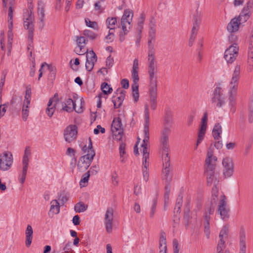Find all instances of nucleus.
<instances>
[{
    "label": "nucleus",
    "instance_id": "obj_1",
    "mask_svg": "<svg viewBox=\"0 0 253 253\" xmlns=\"http://www.w3.org/2000/svg\"><path fill=\"white\" fill-rule=\"evenodd\" d=\"M156 20L151 18L149 24L148 39L147 42V71L149 80V94L151 107L155 110L157 107V66L155 56L154 43L156 37Z\"/></svg>",
    "mask_w": 253,
    "mask_h": 253
},
{
    "label": "nucleus",
    "instance_id": "obj_2",
    "mask_svg": "<svg viewBox=\"0 0 253 253\" xmlns=\"http://www.w3.org/2000/svg\"><path fill=\"white\" fill-rule=\"evenodd\" d=\"M241 69L240 65L237 64L235 66L229 82L228 95L229 103L231 106H233L236 103Z\"/></svg>",
    "mask_w": 253,
    "mask_h": 253
},
{
    "label": "nucleus",
    "instance_id": "obj_3",
    "mask_svg": "<svg viewBox=\"0 0 253 253\" xmlns=\"http://www.w3.org/2000/svg\"><path fill=\"white\" fill-rule=\"evenodd\" d=\"M173 113L169 108H167L165 110L164 120V129L162 131L161 145L162 150L167 151L169 149V134L170 131V128L172 124Z\"/></svg>",
    "mask_w": 253,
    "mask_h": 253
},
{
    "label": "nucleus",
    "instance_id": "obj_4",
    "mask_svg": "<svg viewBox=\"0 0 253 253\" xmlns=\"http://www.w3.org/2000/svg\"><path fill=\"white\" fill-rule=\"evenodd\" d=\"M216 161V157L213 156V147L211 145L207 151L205 160L206 172L208 184H211L215 179L214 173Z\"/></svg>",
    "mask_w": 253,
    "mask_h": 253
},
{
    "label": "nucleus",
    "instance_id": "obj_5",
    "mask_svg": "<svg viewBox=\"0 0 253 253\" xmlns=\"http://www.w3.org/2000/svg\"><path fill=\"white\" fill-rule=\"evenodd\" d=\"M230 209L228 206L225 195L220 196V200L218 205L217 212L223 220H227L229 217Z\"/></svg>",
    "mask_w": 253,
    "mask_h": 253
},
{
    "label": "nucleus",
    "instance_id": "obj_6",
    "mask_svg": "<svg viewBox=\"0 0 253 253\" xmlns=\"http://www.w3.org/2000/svg\"><path fill=\"white\" fill-rule=\"evenodd\" d=\"M169 149L167 151L163 150L162 159L164 167H165L163 170V173L164 174V178L166 180V184L169 185V182L171 179V175L169 173L170 158L169 156Z\"/></svg>",
    "mask_w": 253,
    "mask_h": 253
},
{
    "label": "nucleus",
    "instance_id": "obj_7",
    "mask_svg": "<svg viewBox=\"0 0 253 253\" xmlns=\"http://www.w3.org/2000/svg\"><path fill=\"white\" fill-rule=\"evenodd\" d=\"M111 130L115 139L119 141L122 139L123 136V128L120 117L114 119L111 126Z\"/></svg>",
    "mask_w": 253,
    "mask_h": 253
},
{
    "label": "nucleus",
    "instance_id": "obj_8",
    "mask_svg": "<svg viewBox=\"0 0 253 253\" xmlns=\"http://www.w3.org/2000/svg\"><path fill=\"white\" fill-rule=\"evenodd\" d=\"M239 46L237 44L233 43L225 51L224 58L228 64L232 63L238 55Z\"/></svg>",
    "mask_w": 253,
    "mask_h": 253
},
{
    "label": "nucleus",
    "instance_id": "obj_9",
    "mask_svg": "<svg viewBox=\"0 0 253 253\" xmlns=\"http://www.w3.org/2000/svg\"><path fill=\"white\" fill-rule=\"evenodd\" d=\"M13 163V156L9 151L4 152L0 155V169L6 171L10 169Z\"/></svg>",
    "mask_w": 253,
    "mask_h": 253
},
{
    "label": "nucleus",
    "instance_id": "obj_10",
    "mask_svg": "<svg viewBox=\"0 0 253 253\" xmlns=\"http://www.w3.org/2000/svg\"><path fill=\"white\" fill-rule=\"evenodd\" d=\"M65 140L70 143L77 139L78 135V127L75 125H70L67 126L64 131Z\"/></svg>",
    "mask_w": 253,
    "mask_h": 253
},
{
    "label": "nucleus",
    "instance_id": "obj_11",
    "mask_svg": "<svg viewBox=\"0 0 253 253\" xmlns=\"http://www.w3.org/2000/svg\"><path fill=\"white\" fill-rule=\"evenodd\" d=\"M95 153L91 154H87L84 156H82L77 164V167L81 170L87 169L90 166L93 158L95 156Z\"/></svg>",
    "mask_w": 253,
    "mask_h": 253
},
{
    "label": "nucleus",
    "instance_id": "obj_12",
    "mask_svg": "<svg viewBox=\"0 0 253 253\" xmlns=\"http://www.w3.org/2000/svg\"><path fill=\"white\" fill-rule=\"evenodd\" d=\"M150 150V136L143 135V167L147 169L149 166V155Z\"/></svg>",
    "mask_w": 253,
    "mask_h": 253
},
{
    "label": "nucleus",
    "instance_id": "obj_13",
    "mask_svg": "<svg viewBox=\"0 0 253 253\" xmlns=\"http://www.w3.org/2000/svg\"><path fill=\"white\" fill-rule=\"evenodd\" d=\"M214 212V209L212 206H210L208 209L205 210L204 213V219L205 221L204 224V232L206 237L209 239L210 236V215L212 214Z\"/></svg>",
    "mask_w": 253,
    "mask_h": 253
},
{
    "label": "nucleus",
    "instance_id": "obj_14",
    "mask_svg": "<svg viewBox=\"0 0 253 253\" xmlns=\"http://www.w3.org/2000/svg\"><path fill=\"white\" fill-rule=\"evenodd\" d=\"M126 92L125 90L121 88H118L114 92L112 101L115 108L117 109L121 107L124 100Z\"/></svg>",
    "mask_w": 253,
    "mask_h": 253
},
{
    "label": "nucleus",
    "instance_id": "obj_15",
    "mask_svg": "<svg viewBox=\"0 0 253 253\" xmlns=\"http://www.w3.org/2000/svg\"><path fill=\"white\" fill-rule=\"evenodd\" d=\"M223 90L221 87L217 86L213 92V95L212 98L213 103H215L216 105L218 107H222L225 104L226 99L223 96Z\"/></svg>",
    "mask_w": 253,
    "mask_h": 253
},
{
    "label": "nucleus",
    "instance_id": "obj_16",
    "mask_svg": "<svg viewBox=\"0 0 253 253\" xmlns=\"http://www.w3.org/2000/svg\"><path fill=\"white\" fill-rule=\"evenodd\" d=\"M223 173L225 178L231 177L234 171V167L231 158L226 157L222 160Z\"/></svg>",
    "mask_w": 253,
    "mask_h": 253
},
{
    "label": "nucleus",
    "instance_id": "obj_17",
    "mask_svg": "<svg viewBox=\"0 0 253 253\" xmlns=\"http://www.w3.org/2000/svg\"><path fill=\"white\" fill-rule=\"evenodd\" d=\"M81 107L76 108L75 101H74L71 98H68L65 100L64 105H63L62 109L67 112H71L75 110L78 113H81L84 110L82 106V100L80 99Z\"/></svg>",
    "mask_w": 253,
    "mask_h": 253
},
{
    "label": "nucleus",
    "instance_id": "obj_18",
    "mask_svg": "<svg viewBox=\"0 0 253 253\" xmlns=\"http://www.w3.org/2000/svg\"><path fill=\"white\" fill-rule=\"evenodd\" d=\"M113 212V209L109 207L107 209L105 215L104 225L106 231L109 233H111L112 231Z\"/></svg>",
    "mask_w": 253,
    "mask_h": 253
},
{
    "label": "nucleus",
    "instance_id": "obj_19",
    "mask_svg": "<svg viewBox=\"0 0 253 253\" xmlns=\"http://www.w3.org/2000/svg\"><path fill=\"white\" fill-rule=\"evenodd\" d=\"M76 38V42L78 47L75 48V51L79 55H84L88 51V49H86L84 48L88 40L83 36H77Z\"/></svg>",
    "mask_w": 253,
    "mask_h": 253
},
{
    "label": "nucleus",
    "instance_id": "obj_20",
    "mask_svg": "<svg viewBox=\"0 0 253 253\" xmlns=\"http://www.w3.org/2000/svg\"><path fill=\"white\" fill-rule=\"evenodd\" d=\"M150 117L148 106L147 104L145 105L144 109V124H143V135L150 136L149 125Z\"/></svg>",
    "mask_w": 253,
    "mask_h": 253
},
{
    "label": "nucleus",
    "instance_id": "obj_21",
    "mask_svg": "<svg viewBox=\"0 0 253 253\" xmlns=\"http://www.w3.org/2000/svg\"><path fill=\"white\" fill-rule=\"evenodd\" d=\"M242 23L238 20L237 17L232 18L228 24L227 29L230 33H234L238 31L239 26Z\"/></svg>",
    "mask_w": 253,
    "mask_h": 253
},
{
    "label": "nucleus",
    "instance_id": "obj_22",
    "mask_svg": "<svg viewBox=\"0 0 253 253\" xmlns=\"http://www.w3.org/2000/svg\"><path fill=\"white\" fill-rule=\"evenodd\" d=\"M58 101V99L50 98L47 104V107L46 109V113L50 118L52 116L55 109V106Z\"/></svg>",
    "mask_w": 253,
    "mask_h": 253
},
{
    "label": "nucleus",
    "instance_id": "obj_23",
    "mask_svg": "<svg viewBox=\"0 0 253 253\" xmlns=\"http://www.w3.org/2000/svg\"><path fill=\"white\" fill-rule=\"evenodd\" d=\"M239 238V253H246V233L244 230L240 231Z\"/></svg>",
    "mask_w": 253,
    "mask_h": 253
},
{
    "label": "nucleus",
    "instance_id": "obj_24",
    "mask_svg": "<svg viewBox=\"0 0 253 253\" xmlns=\"http://www.w3.org/2000/svg\"><path fill=\"white\" fill-rule=\"evenodd\" d=\"M250 17V11L248 7H244L239 15L236 17L238 20L241 23H244L246 22Z\"/></svg>",
    "mask_w": 253,
    "mask_h": 253
},
{
    "label": "nucleus",
    "instance_id": "obj_25",
    "mask_svg": "<svg viewBox=\"0 0 253 253\" xmlns=\"http://www.w3.org/2000/svg\"><path fill=\"white\" fill-rule=\"evenodd\" d=\"M33 230L30 225H28L25 231L26 241L25 244L27 247H29L31 245L33 239Z\"/></svg>",
    "mask_w": 253,
    "mask_h": 253
},
{
    "label": "nucleus",
    "instance_id": "obj_26",
    "mask_svg": "<svg viewBox=\"0 0 253 253\" xmlns=\"http://www.w3.org/2000/svg\"><path fill=\"white\" fill-rule=\"evenodd\" d=\"M60 212V205L57 200H53L50 202V208L48 212L50 216L51 213L57 214Z\"/></svg>",
    "mask_w": 253,
    "mask_h": 253
},
{
    "label": "nucleus",
    "instance_id": "obj_27",
    "mask_svg": "<svg viewBox=\"0 0 253 253\" xmlns=\"http://www.w3.org/2000/svg\"><path fill=\"white\" fill-rule=\"evenodd\" d=\"M222 127L220 124H215L212 131V134L214 139L218 140L220 137V134L222 133Z\"/></svg>",
    "mask_w": 253,
    "mask_h": 253
},
{
    "label": "nucleus",
    "instance_id": "obj_28",
    "mask_svg": "<svg viewBox=\"0 0 253 253\" xmlns=\"http://www.w3.org/2000/svg\"><path fill=\"white\" fill-rule=\"evenodd\" d=\"M31 156V149L30 147H26L22 159L23 166H29V158Z\"/></svg>",
    "mask_w": 253,
    "mask_h": 253
},
{
    "label": "nucleus",
    "instance_id": "obj_29",
    "mask_svg": "<svg viewBox=\"0 0 253 253\" xmlns=\"http://www.w3.org/2000/svg\"><path fill=\"white\" fill-rule=\"evenodd\" d=\"M106 23L108 24V28L110 30H114L116 26L117 25V21L116 17H108L106 19Z\"/></svg>",
    "mask_w": 253,
    "mask_h": 253
},
{
    "label": "nucleus",
    "instance_id": "obj_30",
    "mask_svg": "<svg viewBox=\"0 0 253 253\" xmlns=\"http://www.w3.org/2000/svg\"><path fill=\"white\" fill-rule=\"evenodd\" d=\"M87 207V205L83 202H79L75 205L74 210L76 212L80 213L85 211Z\"/></svg>",
    "mask_w": 253,
    "mask_h": 253
},
{
    "label": "nucleus",
    "instance_id": "obj_31",
    "mask_svg": "<svg viewBox=\"0 0 253 253\" xmlns=\"http://www.w3.org/2000/svg\"><path fill=\"white\" fill-rule=\"evenodd\" d=\"M132 20L127 19L121 18V26L122 27V31H126L127 30L130 29V23Z\"/></svg>",
    "mask_w": 253,
    "mask_h": 253
},
{
    "label": "nucleus",
    "instance_id": "obj_32",
    "mask_svg": "<svg viewBox=\"0 0 253 253\" xmlns=\"http://www.w3.org/2000/svg\"><path fill=\"white\" fill-rule=\"evenodd\" d=\"M28 169V166H23L22 171L19 174L18 180L22 184L25 182Z\"/></svg>",
    "mask_w": 253,
    "mask_h": 253
},
{
    "label": "nucleus",
    "instance_id": "obj_33",
    "mask_svg": "<svg viewBox=\"0 0 253 253\" xmlns=\"http://www.w3.org/2000/svg\"><path fill=\"white\" fill-rule=\"evenodd\" d=\"M101 89L102 92L104 94L108 95L112 93L113 91L111 85L108 84L107 83L104 82L101 85Z\"/></svg>",
    "mask_w": 253,
    "mask_h": 253
},
{
    "label": "nucleus",
    "instance_id": "obj_34",
    "mask_svg": "<svg viewBox=\"0 0 253 253\" xmlns=\"http://www.w3.org/2000/svg\"><path fill=\"white\" fill-rule=\"evenodd\" d=\"M165 193L164 196V210H166V207L169 200V195L170 190V186L169 185L166 184L165 186Z\"/></svg>",
    "mask_w": 253,
    "mask_h": 253
},
{
    "label": "nucleus",
    "instance_id": "obj_35",
    "mask_svg": "<svg viewBox=\"0 0 253 253\" xmlns=\"http://www.w3.org/2000/svg\"><path fill=\"white\" fill-rule=\"evenodd\" d=\"M229 232V226L228 225H224L221 230L219 235V239H227Z\"/></svg>",
    "mask_w": 253,
    "mask_h": 253
},
{
    "label": "nucleus",
    "instance_id": "obj_36",
    "mask_svg": "<svg viewBox=\"0 0 253 253\" xmlns=\"http://www.w3.org/2000/svg\"><path fill=\"white\" fill-rule=\"evenodd\" d=\"M206 129L200 128L198 135L196 149H197L198 146L201 143L202 140L204 139L206 133Z\"/></svg>",
    "mask_w": 253,
    "mask_h": 253
},
{
    "label": "nucleus",
    "instance_id": "obj_37",
    "mask_svg": "<svg viewBox=\"0 0 253 253\" xmlns=\"http://www.w3.org/2000/svg\"><path fill=\"white\" fill-rule=\"evenodd\" d=\"M157 205V196L156 195L155 197L153 198L152 200V204L150 209L149 216L150 218H153L155 213L156 212V208Z\"/></svg>",
    "mask_w": 253,
    "mask_h": 253
},
{
    "label": "nucleus",
    "instance_id": "obj_38",
    "mask_svg": "<svg viewBox=\"0 0 253 253\" xmlns=\"http://www.w3.org/2000/svg\"><path fill=\"white\" fill-rule=\"evenodd\" d=\"M90 171H88L85 173L84 174L80 182V184L81 187H85L88 183V181L90 176Z\"/></svg>",
    "mask_w": 253,
    "mask_h": 253
},
{
    "label": "nucleus",
    "instance_id": "obj_39",
    "mask_svg": "<svg viewBox=\"0 0 253 253\" xmlns=\"http://www.w3.org/2000/svg\"><path fill=\"white\" fill-rule=\"evenodd\" d=\"M29 105L30 104H26V103L25 104L23 103V104L22 110V119H23V120L25 122L27 121L28 115H29L28 108H29Z\"/></svg>",
    "mask_w": 253,
    "mask_h": 253
},
{
    "label": "nucleus",
    "instance_id": "obj_40",
    "mask_svg": "<svg viewBox=\"0 0 253 253\" xmlns=\"http://www.w3.org/2000/svg\"><path fill=\"white\" fill-rule=\"evenodd\" d=\"M85 22L86 25L87 27L92 28L94 30H98V27L97 23L96 22L91 21H90V20L89 18H85Z\"/></svg>",
    "mask_w": 253,
    "mask_h": 253
},
{
    "label": "nucleus",
    "instance_id": "obj_41",
    "mask_svg": "<svg viewBox=\"0 0 253 253\" xmlns=\"http://www.w3.org/2000/svg\"><path fill=\"white\" fill-rule=\"evenodd\" d=\"M248 63L250 66H253V46L249 45L248 47Z\"/></svg>",
    "mask_w": 253,
    "mask_h": 253
},
{
    "label": "nucleus",
    "instance_id": "obj_42",
    "mask_svg": "<svg viewBox=\"0 0 253 253\" xmlns=\"http://www.w3.org/2000/svg\"><path fill=\"white\" fill-rule=\"evenodd\" d=\"M38 15L39 16V19L40 20L41 28L42 29L44 26V9H38Z\"/></svg>",
    "mask_w": 253,
    "mask_h": 253
},
{
    "label": "nucleus",
    "instance_id": "obj_43",
    "mask_svg": "<svg viewBox=\"0 0 253 253\" xmlns=\"http://www.w3.org/2000/svg\"><path fill=\"white\" fill-rule=\"evenodd\" d=\"M225 240L226 239H219V241L218 242L216 247V251L222 252V251L225 248Z\"/></svg>",
    "mask_w": 253,
    "mask_h": 253
},
{
    "label": "nucleus",
    "instance_id": "obj_44",
    "mask_svg": "<svg viewBox=\"0 0 253 253\" xmlns=\"http://www.w3.org/2000/svg\"><path fill=\"white\" fill-rule=\"evenodd\" d=\"M208 113L207 112H205L203 114V116L202 118L200 128H205L207 129V121H208Z\"/></svg>",
    "mask_w": 253,
    "mask_h": 253
},
{
    "label": "nucleus",
    "instance_id": "obj_45",
    "mask_svg": "<svg viewBox=\"0 0 253 253\" xmlns=\"http://www.w3.org/2000/svg\"><path fill=\"white\" fill-rule=\"evenodd\" d=\"M84 36L87 37L91 40H94L97 37V35L89 30H85L83 32Z\"/></svg>",
    "mask_w": 253,
    "mask_h": 253
},
{
    "label": "nucleus",
    "instance_id": "obj_46",
    "mask_svg": "<svg viewBox=\"0 0 253 253\" xmlns=\"http://www.w3.org/2000/svg\"><path fill=\"white\" fill-rule=\"evenodd\" d=\"M159 253H167V246L166 239H162L160 242Z\"/></svg>",
    "mask_w": 253,
    "mask_h": 253
},
{
    "label": "nucleus",
    "instance_id": "obj_47",
    "mask_svg": "<svg viewBox=\"0 0 253 253\" xmlns=\"http://www.w3.org/2000/svg\"><path fill=\"white\" fill-rule=\"evenodd\" d=\"M86 59L90 61L96 62L97 61V56L95 52L93 50L90 51L89 52H86Z\"/></svg>",
    "mask_w": 253,
    "mask_h": 253
},
{
    "label": "nucleus",
    "instance_id": "obj_48",
    "mask_svg": "<svg viewBox=\"0 0 253 253\" xmlns=\"http://www.w3.org/2000/svg\"><path fill=\"white\" fill-rule=\"evenodd\" d=\"M25 20L27 21H32L33 22L34 20V16L32 10L31 11H29L27 10V13H25L24 15L23 20Z\"/></svg>",
    "mask_w": 253,
    "mask_h": 253
},
{
    "label": "nucleus",
    "instance_id": "obj_49",
    "mask_svg": "<svg viewBox=\"0 0 253 253\" xmlns=\"http://www.w3.org/2000/svg\"><path fill=\"white\" fill-rule=\"evenodd\" d=\"M95 62L86 59L85 63V69L88 71H91L94 66Z\"/></svg>",
    "mask_w": 253,
    "mask_h": 253
},
{
    "label": "nucleus",
    "instance_id": "obj_50",
    "mask_svg": "<svg viewBox=\"0 0 253 253\" xmlns=\"http://www.w3.org/2000/svg\"><path fill=\"white\" fill-rule=\"evenodd\" d=\"M119 152L121 158H123L126 154V144L122 142L119 146Z\"/></svg>",
    "mask_w": 253,
    "mask_h": 253
},
{
    "label": "nucleus",
    "instance_id": "obj_51",
    "mask_svg": "<svg viewBox=\"0 0 253 253\" xmlns=\"http://www.w3.org/2000/svg\"><path fill=\"white\" fill-rule=\"evenodd\" d=\"M34 31V29L32 28L28 30V40L29 42V45L30 46H32V44L33 42Z\"/></svg>",
    "mask_w": 253,
    "mask_h": 253
},
{
    "label": "nucleus",
    "instance_id": "obj_52",
    "mask_svg": "<svg viewBox=\"0 0 253 253\" xmlns=\"http://www.w3.org/2000/svg\"><path fill=\"white\" fill-rule=\"evenodd\" d=\"M132 15L133 14L130 11L128 10H125L122 18L132 20Z\"/></svg>",
    "mask_w": 253,
    "mask_h": 253
},
{
    "label": "nucleus",
    "instance_id": "obj_53",
    "mask_svg": "<svg viewBox=\"0 0 253 253\" xmlns=\"http://www.w3.org/2000/svg\"><path fill=\"white\" fill-rule=\"evenodd\" d=\"M24 27L25 29L30 30L31 28H34V24L32 21H27L25 20H24Z\"/></svg>",
    "mask_w": 253,
    "mask_h": 253
},
{
    "label": "nucleus",
    "instance_id": "obj_54",
    "mask_svg": "<svg viewBox=\"0 0 253 253\" xmlns=\"http://www.w3.org/2000/svg\"><path fill=\"white\" fill-rule=\"evenodd\" d=\"M99 130L102 133H104L105 132V129L104 127H101L100 125H98L96 128L94 129L93 132L95 134H97L99 132Z\"/></svg>",
    "mask_w": 253,
    "mask_h": 253
},
{
    "label": "nucleus",
    "instance_id": "obj_55",
    "mask_svg": "<svg viewBox=\"0 0 253 253\" xmlns=\"http://www.w3.org/2000/svg\"><path fill=\"white\" fill-rule=\"evenodd\" d=\"M140 140V138L139 137H138L137 141L136 142V143H135V144L134 145V146L133 147V153H134V154L136 156H137L139 155V151H138V144L139 143Z\"/></svg>",
    "mask_w": 253,
    "mask_h": 253
},
{
    "label": "nucleus",
    "instance_id": "obj_56",
    "mask_svg": "<svg viewBox=\"0 0 253 253\" xmlns=\"http://www.w3.org/2000/svg\"><path fill=\"white\" fill-rule=\"evenodd\" d=\"M102 1L99 0L96 1L94 4V9L96 11H98L99 12H101L103 10V9L101 8V2Z\"/></svg>",
    "mask_w": 253,
    "mask_h": 253
},
{
    "label": "nucleus",
    "instance_id": "obj_57",
    "mask_svg": "<svg viewBox=\"0 0 253 253\" xmlns=\"http://www.w3.org/2000/svg\"><path fill=\"white\" fill-rule=\"evenodd\" d=\"M114 60L110 56L108 57L106 60V65L107 67L110 68L113 65Z\"/></svg>",
    "mask_w": 253,
    "mask_h": 253
},
{
    "label": "nucleus",
    "instance_id": "obj_58",
    "mask_svg": "<svg viewBox=\"0 0 253 253\" xmlns=\"http://www.w3.org/2000/svg\"><path fill=\"white\" fill-rule=\"evenodd\" d=\"M138 71H132V78L133 79V82H138L139 77H138Z\"/></svg>",
    "mask_w": 253,
    "mask_h": 253
},
{
    "label": "nucleus",
    "instance_id": "obj_59",
    "mask_svg": "<svg viewBox=\"0 0 253 253\" xmlns=\"http://www.w3.org/2000/svg\"><path fill=\"white\" fill-rule=\"evenodd\" d=\"M173 247V253H175V252L177 253H179V248H178V242L176 239H174L172 242Z\"/></svg>",
    "mask_w": 253,
    "mask_h": 253
},
{
    "label": "nucleus",
    "instance_id": "obj_60",
    "mask_svg": "<svg viewBox=\"0 0 253 253\" xmlns=\"http://www.w3.org/2000/svg\"><path fill=\"white\" fill-rule=\"evenodd\" d=\"M121 85L125 89H127L129 87V81L126 79H124L121 81Z\"/></svg>",
    "mask_w": 253,
    "mask_h": 253
},
{
    "label": "nucleus",
    "instance_id": "obj_61",
    "mask_svg": "<svg viewBox=\"0 0 253 253\" xmlns=\"http://www.w3.org/2000/svg\"><path fill=\"white\" fill-rule=\"evenodd\" d=\"M73 223L77 226L80 224V217L78 215H75L72 219Z\"/></svg>",
    "mask_w": 253,
    "mask_h": 253
},
{
    "label": "nucleus",
    "instance_id": "obj_62",
    "mask_svg": "<svg viewBox=\"0 0 253 253\" xmlns=\"http://www.w3.org/2000/svg\"><path fill=\"white\" fill-rule=\"evenodd\" d=\"M58 200L64 204L67 201L68 198L64 194H60L58 195Z\"/></svg>",
    "mask_w": 253,
    "mask_h": 253
},
{
    "label": "nucleus",
    "instance_id": "obj_63",
    "mask_svg": "<svg viewBox=\"0 0 253 253\" xmlns=\"http://www.w3.org/2000/svg\"><path fill=\"white\" fill-rule=\"evenodd\" d=\"M149 169L148 168L147 169H145V170L143 169V180L145 181H147L149 180Z\"/></svg>",
    "mask_w": 253,
    "mask_h": 253
},
{
    "label": "nucleus",
    "instance_id": "obj_64",
    "mask_svg": "<svg viewBox=\"0 0 253 253\" xmlns=\"http://www.w3.org/2000/svg\"><path fill=\"white\" fill-rule=\"evenodd\" d=\"M244 0H234L233 3L235 7L241 6L243 4Z\"/></svg>",
    "mask_w": 253,
    "mask_h": 253
}]
</instances>
